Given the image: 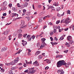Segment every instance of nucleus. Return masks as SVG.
I'll list each match as a JSON object with an SVG mask.
<instances>
[{
  "instance_id": "9b49d317",
  "label": "nucleus",
  "mask_w": 74,
  "mask_h": 74,
  "mask_svg": "<svg viewBox=\"0 0 74 74\" xmlns=\"http://www.w3.org/2000/svg\"><path fill=\"white\" fill-rule=\"evenodd\" d=\"M9 31L8 30H7L5 31L3 33L4 34H8V32H9Z\"/></svg>"
},
{
  "instance_id": "3c124183",
  "label": "nucleus",
  "mask_w": 74,
  "mask_h": 74,
  "mask_svg": "<svg viewBox=\"0 0 74 74\" xmlns=\"http://www.w3.org/2000/svg\"><path fill=\"white\" fill-rule=\"evenodd\" d=\"M48 69H49V67H48V66H46L45 68V70H48Z\"/></svg>"
},
{
  "instance_id": "4be33fe9",
  "label": "nucleus",
  "mask_w": 74,
  "mask_h": 74,
  "mask_svg": "<svg viewBox=\"0 0 74 74\" xmlns=\"http://www.w3.org/2000/svg\"><path fill=\"white\" fill-rule=\"evenodd\" d=\"M73 42H74V41L71 40V41H69V44H72Z\"/></svg>"
},
{
  "instance_id": "7c9ffc66",
  "label": "nucleus",
  "mask_w": 74,
  "mask_h": 74,
  "mask_svg": "<svg viewBox=\"0 0 74 74\" xmlns=\"http://www.w3.org/2000/svg\"><path fill=\"white\" fill-rule=\"evenodd\" d=\"M59 23H60V20L57 21L56 22V24H59Z\"/></svg>"
},
{
  "instance_id": "b1692460",
  "label": "nucleus",
  "mask_w": 74,
  "mask_h": 74,
  "mask_svg": "<svg viewBox=\"0 0 74 74\" xmlns=\"http://www.w3.org/2000/svg\"><path fill=\"white\" fill-rule=\"evenodd\" d=\"M60 9H61V8H60V7H58L57 8L56 10L58 11H60Z\"/></svg>"
},
{
  "instance_id": "4468645a",
  "label": "nucleus",
  "mask_w": 74,
  "mask_h": 74,
  "mask_svg": "<svg viewBox=\"0 0 74 74\" xmlns=\"http://www.w3.org/2000/svg\"><path fill=\"white\" fill-rule=\"evenodd\" d=\"M28 5V3L25 2V4H24L23 6L24 7H26Z\"/></svg>"
},
{
  "instance_id": "a18cd8bd",
  "label": "nucleus",
  "mask_w": 74,
  "mask_h": 74,
  "mask_svg": "<svg viewBox=\"0 0 74 74\" xmlns=\"http://www.w3.org/2000/svg\"><path fill=\"white\" fill-rule=\"evenodd\" d=\"M30 35H28L27 36V37H26V38H30Z\"/></svg>"
},
{
  "instance_id": "473e14b6",
  "label": "nucleus",
  "mask_w": 74,
  "mask_h": 74,
  "mask_svg": "<svg viewBox=\"0 0 74 74\" xmlns=\"http://www.w3.org/2000/svg\"><path fill=\"white\" fill-rule=\"evenodd\" d=\"M53 20H55L56 19V17L55 16H53L52 18Z\"/></svg>"
},
{
  "instance_id": "864d4df0",
  "label": "nucleus",
  "mask_w": 74,
  "mask_h": 74,
  "mask_svg": "<svg viewBox=\"0 0 74 74\" xmlns=\"http://www.w3.org/2000/svg\"><path fill=\"white\" fill-rule=\"evenodd\" d=\"M13 14L14 16H16V13H12V15Z\"/></svg>"
},
{
  "instance_id": "1a4fd4ad",
  "label": "nucleus",
  "mask_w": 74,
  "mask_h": 74,
  "mask_svg": "<svg viewBox=\"0 0 74 74\" xmlns=\"http://www.w3.org/2000/svg\"><path fill=\"white\" fill-rule=\"evenodd\" d=\"M23 36V35H22V34H18V38L20 39H22V37Z\"/></svg>"
},
{
  "instance_id": "bf43d9fd",
  "label": "nucleus",
  "mask_w": 74,
  "mask_h": 74,
  "mask_svg": "<svg viewBox=\"0 0 74 74\" xmlns=\"http://www.w3.org/2000/svg\"><path fill=\"white\" fill-rule=\"evenodd\" d=\"M11 70H15V67H12Z\"/></svg>"
},
{
  "instance_id": "aec40b11",
  "label": "nucleus",
  "mask_w": 74,
  "mask_h": 74,
  "mask_svg": "<svg viewBox=\"0 0 74 74\" xmlns=\"http://www.w3.org/2000/svg\"><path fill=\"white\" fill-rule=\"evenodd\" d=\"M26 15H27V16H29V15H30V12H26Z\"/></svg>"
},
{
  "instance_id": "c03bdc74",
  "label": "nucleus",
  "mask_w": 74,
  "mask_h": 74,
  "mask_svg": "<svg viewBox=\"0 0 74 74\" xmlns=\"http://www.w3.org/2000/svg\"><path fill=\"white\" fill-rule=\"evenodd\" d=\"M11 23H7L5 25V26H7L8 25H11Z\"/></svg>"
},
{
  "instance_id": "a19ab883",
  "label": "nucleus",
  "mask_w": 74,
  "mask_h": 74,
  "mask_svg": "<svg viewBox=\"0 0 74 74\" xmlns=\"http://www.w3.org/2000/svg\"><path fill=\"white\" fill-rule=\"evenodd\" d=\"M9 6L10 7V8L12 7V4L10 3L9 5Z\"/></svg>"
},
{
  "instance_id": "de8ad7c7",
  "label": "nucleus",
  "mask_w": 74,
  "mask_h": 74,
  "mask_svg": "<svg viewBox=\"0 0 74 74\" xmlns=\"http://www.w3.org/2000/svg\"><path fill=\"white\" fill-rule=\"evenodd\" d=\"M68 51H69V50H66L65 51H64V52L65 53H67V52H68Z\"/></svg>"
},
{
  "instance_id": "20e7f679",
  "label": "nucleus",
  "mask_w": 74,
  "mask_h": 74,
  "mask_svg": "<svg viewBox=\"0 0 74 74\" xmlns=\"http://www.w3.org/2000/svg\"><path fill=\"white\" fill-rule=\"evenodd\" d=\"M19 57H17V58L15 59L13 61L12 63H10V64L11 65H14V64H15L16 63L18 62L19 61Z\"/></svg>"
},
{
  "instance_id": "c756f323",
  "label": "nucleus",
  "mask_w": 74,
  "mask_h": 74,
  "mask_svg": "<svg viewBox=\"0 0 74 74\" xmlns=\"http://www.w3.org/2000/svg\"><path fill=\"white\" fill-rule=\"evenodd\" d=\"M6 9H7V7H5L4 8H3V11H5V10Z\"/></svg>"
},
{
  "instance_id": "8fccbe9b",
  "label": "nucleus",
  "mask_w": 74,
  "mask_h": 74,
  "mask_svg": "<svg viewBox=\"0 0 74 74\" xmlns=\"http://www.w3.org/2000/svg\"><path fill=\"white\" fill-rule=\"evenodd\" d=\"M47 27V25H45L43 27V29H45V28H46V27Z\"/></svg>"
},
{
  "instance_id": "69168bd1",
  "label": "nucleus",
  "mask_w": 74,
  "mask_h": 74,
  "mask_svg": "<svg viewBox=\"0 0 74 74\" xmlns=\"http://www.w3.org/2000/svg\"><path fill=\"white\" fill-rule=\"evenodd\" d=\"M3 40V38L1 37L0 38V41H1Z\"/></svg>"
},
{
  "instance_id": "4d7b16f0",
  "label": "nucleus",
  "mask_w": 74,
  "mask_h": 74,
  "mask_svg": "<svg viewBox=\"0 0 74 74\" xmlns=\"http://www.w3.org/2000/svg\"><path fill=\"white\" fill-rule=\"evenodd\" d=\"M68 47H70V43H68L67 45H66Z\"/></svg>"
},
{
  "instance_id": "ddd939ff",
  "label": "nucleus",
  "mask_w": 74,
  "mask_h": 74,
  "mask_svg": "<svg viewBox=\"0 0 74 74\" xmlns=\"http://www.w3.org/2000/svg\"><path fill=\"white\" fill-rule=\"evenodd\" d=\"M7 49V48L3 47L2 49L1 50V52H4V51H6Z\"/></svg>"
},
{
  "instance_id": "bb28decb",
  "label": "nucleus",
  "mask_w": 74,
  "mask_h": 74,
  "mask_svg": "<svg viewBox=\"0 0 74 74\" xmlns=\"http://www.w3.org/2000/svg\"><path fill=\"white\" fill-rule=\"evenodd\" d=\"M27 38V40H28V41H31V40H32V37H29V38Z\"/></svg>"
},
{
  "instance_id": "7ed1b4c3",
  "label": "nucleus",
  "mask_w": 74,
  "mask_h": 74,
  "mask_svg": "<svg viewBox=\"0 0 74 74\" xmlns=\"http://www.w3.org/2000/svg\"><path fill=\"white\" fill-rule=\"evenodd\" d=\"M41 40L42 44L41 46H40V48H42L44 47H45V45H46L47 44L45 43V41L46 39L45 38H42Z\"/></svg>"
},
{
  "instance_id": "a211bd4d",
  "label": "nucleus",
  "mask_w": 74,
  "mask_h": 74,
  "mask_svg": "<svg viewBox=\"0 0 74 74\" xmlns=\"http://www.w3.org/2000/svg\"><path fill=\"white\" fill-rule=\"evenodd\" d=\"M38 63V61L37 60L35 61V62H33V64L34 65V64H36Z\"/></svg>"
},
{
  "instance_id": "f03ea898",
  "label": "nucleus",
  "mask_w": 74,
  "mask_h": 74,
  "mask_svg": "<svg viewBox=\"0 0 74 74\" xmlns=\"http://www.w3.org/2000/svg\"><path fill=\"white\" fill-rule=\"evenodd\" d=\"M70 19L69 17H68L67 18H66L65 19H63L61 21L60 23H65L66 24H68L70 22L68 21H69Z\"/></svg>"
},
{
  "instance_id": "2eb2a0df",
  "label": "nucleus",
  "mask_w": 74,
  "mask_h": 74,
  "mask_svg": "<svg viewBox=\"0 0 74 74\" xmlns=\"http://www.w3.org/2000/svg\"><path fill=\"white\" fill-rule=\"evenodd\" d=\"M3 4L4 6H6L7 5V2L6 1H5L3 3Z\"/></svg>"
},
{
  "instance_id": "f257e3e1",
  "label": "nucleus",
  "mask_w": 74,
  "mask_h": 74,
  "mask_svg": "<svg viewBox=\"0 0 74 74\" xmlns=\"http://www.w3.org/2000/svg\"><path fill=\"white\" fill-rule=\"evenodd\" d=\"M63 65H67V64L64 60H60L58 61L57 63V67H60Z\"/></svg>"
},
{
  "instance_id": "72a5a7b5",
  "label": "nucleus",
  "mask_w": 74,
  "mask_h": 74,
  "mask_svg": "<svg viewBox=\"0 0 74 74\" xmlns=\"http://www.w3.org/2000/svg\"><path fill=\"white\" fill-rule=\"evenodd\" d=\"M12 10L14 12L16 11V9H15V8L14 7L12 8Z\"/></svg>"
},
{
  "instance_id": "6e6552de",
  "label": "nucleus",
  "mask_w": 74,
  "mask_h": 74,
  "mask_svg": "<svg viewBox=\"0 0 74 74\" xmlns=\"http://www.w3.org/2000/svg\"><path fill=\"white\" fill-rule=\"evenodd\" d=\"M71 38H72V37L70 36H68L67 38V40L69 41L71 40Z\"/></svg>"
},
{
  "instance_id": "f704fd0d",
  "label": "nucleus",
  "mask_w": 74,
  "mask_h": 74,
  "mask_svg": "<svg viewBox=\"0 0 74 74\" xmlns=\"http://www.w3.org/2000/svg\"><path fill=\"white\" fill-rule=\"evenodd\" d=\"M50 34L51 36H52L53 34V32H52V31L51 32H50Z\"/></svg>"
},
{
  "instance_id": "4c0bfd02",
  "label": "nucleus",
  "mask_w": 74,
  "mask_h": 74,
  "mask_svg": "<svg viewBox=\"0 0 74 74\" xmlns=\"http://www.w3.org/2000/svg\"><path fill=\"white\" fill-rule=\"evenodd\" d=\"M67 14H70V10H68L67 11Z\"/></svg>"
},
{
  "instance_id": "0eeeda50",
  "label": "nucleus",
  "mask_w": 74,
  "mask_h": 74,
  "mask_svg": "<svg viewBox=\"0 0 74 74\" xmlns=\"http://www.w3.org/2000/svg\"><path fill=\"white\" fill-rule=\"evenodd\" d=\"M58 73L59 74H60H60H64V72L63 71V70H60L58 71Z\"/></svg>"
},
{
  "instance_id": "2f4dec72",
  "label": "nucleus",
  "mask_w": 74,
  "mask_h": 74,
  "mask_svg": "<svg viewBox=\"0 0 74 74\" xmlns=\"http://www.w3.org/2000/svg\"><path fill=\"white\" fill-rule=\"evenodd\" d=\"M27 34H25L23 35V37L24 38H26V36H27Z\"/></svg>"
},
{
  "instance_id": "13d9d810",
  "label": "nucleus",
  "mask_w": 74,
  "mask_h": 74,
  "mask_svg": "<svg viewBox=\"0 0 74 74\" xmlns=\"http://www.w3.org/2000/svg\"><path fill=\"white\" fill-rule=\"evenodd\" d=\"M60 26H58L57 27V28L56 29H60Z\"/></svg>"
},
{
  "instance_id": "6e6d98bb",
  "label": "nucleus",
  "mask_w": 74,
  "mask_h": 74,
  "mask_svg": "<svg viewBox=\"0 0 74 74\" xmlns=\"http://www.w3.org/2000/svg\"><path fill=\"white\" fill-rule=\"evenodd\" d=\"M51 8L52 10L53 9H55V8H54V7L52 6H51Z\"/></svg>"
},
{
  "instance_id": "c85d7f7f",
  "label": "nucleus",
  "mask_w": 74,
  "mask_h": 74,
  "mask_svg": "<svg viewBox=\"0 0 74 74\" xmlns=\"http://www.w3.org/2000/svg\"><path fill=\"white\" fill-rule=\"evenodd\" d=\"M38 58L39 59H41L42 58V57L41 56V55H40V56H38Z\"/></svg>"
},
{
  "instance_id": "ea45409f",
  "label": "nucleus",
  "mask_w": 74,
  "mask_h": 74,
  "mask_svg": "<svg viewBox=\"0 0 74 74\" xmlns=\"http://www.w3.org/2000/svg\"><path fill=\"white\" fill-rule=\"evenodd\" d=\"M58 56H59V58H63L62 55H59Z\"/></svg>"
},
{
  "instance_id": "37998d69",
  "label": "nucleus",
  "mask_w": 74,
  "mask_h": 74,
  "mask_svg": "<svg viewBox=\"0 0 74 74\" xmlns=\"http://www.w3.org/2000/svg\"><path fill=\"white\" fill-rule=\"evenodd\" d=\"M17 6H18V7H21V6H20V4L19 3H18L17 4Z\"/></svg>"
},
{
  "instance_id": "cd10ccee",
  "label": "nucleus",
  "mask_w": 74,
  "mask_h": 74,
  "mask_svg": "<svg viewBox=\"0 0 74 74\" xmlns=\"http://www.w3.org/2000/svg\"><path fill=\"white\" fill-rule=\"evenodd\" d=\"M36 45H37V47L38 48L39 47H40V43H37L36 44Z\"/></svg>"
},
{
  "instance_id": "423d86ee",
  "label": "nucleus",
  "mask_w": 74,
  "mask_h": 74,
  "mask_svg": "<svg viewBox=\"0 0 74 74\" xmlns=\"http://www.w3.org/2000/svg\"><path fill=\"white\" fill-rule=\"evenodd\" d=\"M21 27L20 28H23V27H25V28L26 27V26H27L26 25H25L24 26H24V25H25V21H24V20H22L21 21Z\"/></svg>"
},
{
  "instance_id": "774afa93",
  "label": "nucleus",
  "mask_w": 74,
  "mask_h": 74,
  "mask_svg": "<svg viewBox=\"0 0 74 74\" xmlns=\"http://www.w3.org/2000/svg\"><path fill=\"white\" fill-rule=\"evenodd\" d=\"M28 64H32V61H31L30 62H28Z\"/></svg>"
},
{
  "instance_id": "f8f14e48",
  "label": "nucleus",
  "mask_w": 74,
  "mask_h": 74,
  "mask_svg": "<svg viewBox=\"0 0 74 74\" xmlns=\"http://www.w3.org/2000/svg\"><path fill=\"white\" fill-rule=\"evenodd\" d=\"M64 15V12H63V14L61 15L59 13H58L57 14V16H58V17H60L61 16H63Z\"/></svg>"
},
{
  "instance_id": "680f3d73",
  "label": "nucleus",
  "mask_w": 74,
  "mask_h": 74,
  "mask_svg": "<svg viewBox=\"0 0 74 74\" xmlns=\"http://www.w3.org/2000/svg\"><path fill=\"white\" fill-rule=\"evenodd\" d=\"M13 73V72H12V71H10L9 74H12Z\"/></svg>"
},
{
  "instance_id": "f3484780",
  "label": "nucleus",
  "mask_w": 74,
  "mask_h": 74,
  "mask_svg": "<svg viewBox=\"0 0 74 74\" xmlns=\"http://www.w3.org/2000/svg\"><path fill=\"white\" fill-rule=\"evenodd\" d=\"M64 39V38H63V36H62L60 38V40L61 41V40H63Z\"/></svg>"
},
{
  "instance_id": "5fc2aeb1",
  "label": "nucleus",
  "mask_w": 74,
  "mask_h": 74,
  "mask_svg": "<svg viewBox=\"0 0 74 74\" xmlns=\"http://www.w3.org/2000/svg\"><path fill=\"white\" fill-rule=\"evenodd\" d=\"M53 32L54 33H55L56 32V30L55 29H54L53 30Z\"/></svg>"
},
{
  "instance_id": "a878e982",
  "label": "nucleus",
  "mask_w": 74,
  "mask_h": 74,
  "mask_svg": "<svg viewBox=\"0 0 74 74\" xmlns=\"http://www.w3.org/2000/svg\"><path fill=\"white\" fill-rule=\"evenodd\" d=\"M15 44L16 47H17V46H18L19 45L18 43V42H16L15 43Z\"/></svg>"
},
{
  "instance_id": "052dcab7",
  "label": "nucleus",
  "mask_w": 74,
  "mask_h": 74,
  "mask_svg": "<svg viewBox=\"0 0 74 74\" xmlns=\"http://www.w3.org/2000/svg\"><path fill=\"white\" fill-rule=\"evenodd\" d=\"M54 40H56L57 41L58 40V38H57L56 37H55L54 39Z\"/></svg>"
},
{
  "instance_id": "603ef678",
  "label": "nucleus",
  "mask_w": 74,
  "mask_h": 74,
  "mask_svg": "<svg viewBox=\"0 0 74 74\" xmlns=\"http://www.w3.org/2000/svg\"><path fill=\"white\" fill-rule=\"evenodd\" d=\"M24 43V45H26L27 44V42L25 41L24 42H23Z\"/></svg>"
},
{
  "instance_id": "0e129e2a",
  "label": "nucleus",
  "mask_w": 74,
  "mask_h": 74,
  "mask_svg": "<svg viewBox=\"0 0 74 74\" xmlns=\"http://www.w3.org/2000/svg\"><path fill=\"white\" fill-rule=\"evenodd\" d=\"M3 16H6L7 15V14L6 13H4L3 14Z\"/></svg>"
},
{
  "instance_id": "412c9836",
  "label": "nucleus",
  "mask_w": 74,
  "mask_h": 74,
  "mask_svg": "<svg viewBox=\"0 0 74 74\" xmlns=\"http://www.w3.org/2000/svg\"><path fill=\"white\" fill-rule=\"evenodd\" d=\"M5 64L6 65V66H10V65L11 64V62L10 63H5Z\"/></svg>"
},
{
  "instance_id": "79ce46f5",
  "label": "nucleus",
  "mask_w": 74,
  "mask_h": 74,
  "mask_svg": "<svg viewBox=\"0 0 74 74\" xmlns=\"http://www.w3.org/2000/svg\"><path fill=\"white\" fill-rule=\"evenodd\" d=\"M27 51H28V52L29 53V52H31V51L30 50V49H27Z\"/></svg>"
},
{
  "instance_id": "49530a36",
  "label": "nucleus",
  "mask_w": 74,
  "mask_h": 74,
  "mask_svg": "<svg viewBox=\"0 0 74 74\" xmlns=\"http://www.w3.org/2000/svg\"><path fill=\"white\" fill-rule=\"evenodd\" d=\"M50 38L51 40V41H53V38L52 37H50Z\"/></svg>"
},
{
  "instance_id": "338daca9",
  "label": "nucleus",
  "mask_w": 74,
  "mask_h": 74,
  "mask_svg": "<svg viewBox=\"0 0 74 74\" xmlns=\"http://www.w3.org/2000/svg\"><path fill=\"white\" fill-rule=\"evenodd\" d=\"M42 22V20H41V19H40L38 21V22Z\"/></svg>"
},
{
  "instance_id": "5701e85b",
  "label": "nucleus",
  "mask_w": 74,
  "mask_h": 74,
  "mask_svg": "<svg viewBox=\"0 0 74 74\" xmlns=\"http://www.w3.org/2000/svg\"><path fill=\"white\" fill-rule=\"evenodd\" d=\"M5 71L4 69H3V68L1 69L0 70L1 72H2V73H3V72H4Z\"/></svg>"
},
{
  "instance_id": "c9c22d12",
  "label": "nucleus",
  "mask_w": 74,
  "mask_h": 74,
  "mask_svg": "<svg viewBox=\"0 0 74 74\" xmlns=\"http://www.w3.org/2000/svg\"><path fill=\"white\" fill-rule=\"evenodd\" d=\"M23 13H25H25H26V10L25 9H24L23 10Z\"/></svg>"
},
{
  "instance_id": "39448f33",
  "label": "nucleus",
  "mask_w": 74,
  "mask_h": 74,
  "mask_svg": "<svg viewBox=\"0 0 74 74\" xmlns=\"http://www.w3.org/2000/svg\"><path fill=\"white\" fill-rule=\"evenodd\" d=\"M34 68H31L30 70H31V71H30L29 72H28L27 73L28 74H31V73H32V74H34V73L36 72V70H34Z\"/></svg>"
},
{
  "instance_id": "393cba45",
  "label": "nucleus",
  "mask_w": 74,
  "mask_h": 74,
  "mask_svg": "<svg viewBox=\"0 0 74 74\" xmlns=\"http://www.w3.org/2000/svg\"><path fill=\"white\" fill-rule=\"evenodd\" d=\"M22 29H19V30L18 31V33H22Z\"/></svg>"
},
{
  "instance_id": "9d476101",
  "label": "nucleus",
  "mask_w": 74,
  "mask_h": 74,
  "mask_svg": "<svg viewBox=\"0 0 74 74\" xmlns=\"http://www.w3.org/2000/svg\"><path fill=\"white\" fill-rule=\"evenodd\" d=\"M44 61H46V62L48 64H49V63H51V60H48V59H47L44 60Z\"/></svg>"
},
{
  "instance_id": "e2e57ef3",
  "label": "nucleus",
  "mask_w": 74,
  "mask_h": 74,
  "mask_svg": "<svg viewBox=\"0 0 74 74\" xmlns=\"http://www.w3.org/2000/svg\"><path fill=\"white\" fill-rule=\"evenodd\" d=\"M54 5H55V6H57V5L56 4V2H55L54 3Z\"/></svg>"
},
{
  "instance_id": "dca6fc26",
  "label": "nucleus",
  "mask_w": 74,
  "mask_h": 74,
  "mask_svg": "<svg viewBox=\"0 0 74 74\" xmlns=\"http://www.w3.org/2000/svg\"><path fill=\"white\" fill-rule=\"evenodd\" d=\"M40 52H41L40 51H37L36 53H35V55H38V54H39V53H40Z\"/></svg>"
},
{
  "instance_id": "09e8293b",
  "label": "nucleus",
  "mask_w": 74,
  "mask_h": 74,
  "mask_svg": "<svg viewBox=\"0 0 74 74\" xmlns=\"http://www.w3.org/2000/svg\"><path fill=\"white\" fill-rule=\"evenodd\" d=\"M69 30L68 28H65V29H64V30L65 31H67V30Z\"/></svg>"
},
{
  "instance_id": "58836bf2",
  "label": "nucleus",
  "mask_w": 74,
  "mask_h": 74,
  "mask_svg": "<svg viewBox=\"0 0 74 74\" xmlns=\"http://www.w3.org/2000/svg\"><path fill=\"white\" fill-rule=\"evenodd\" d=\"M31 37L32 38V39H34V38H35V36L33 35Z\"/></svg>"
},
{
  "instance_id": "e433bc0d",
  "label": "nucleus",
  "mask_w": 74,
  "mask_h": 74,
  "mask_svg": "<svg viewBox=\"0 0 74 74\" xmlns=\"http://www.w3.org/2000/svg\"><path fill=\"white\" fill-rule=\"evenodd\" d=\"M67 65H68V66L71 65V63L70 62H68L67 63Z\"/></svg>"
},
{
  "instance_id": "6ab92c4d",
  "label": "nucleus",
  "mask_w": 74,
  "mask_h": 74,
  "mask_svg": "<svg viewBox=\"0 0 74 74\" xmlns=\"http://www.w3.org/2000/svg\"><path fill=\"white\" fill-rule=\"evenodd\" d=\"M32 25V24L31 22H29L28 23V25L29 26H31Z\"/></svg>"
}]
</instances>
